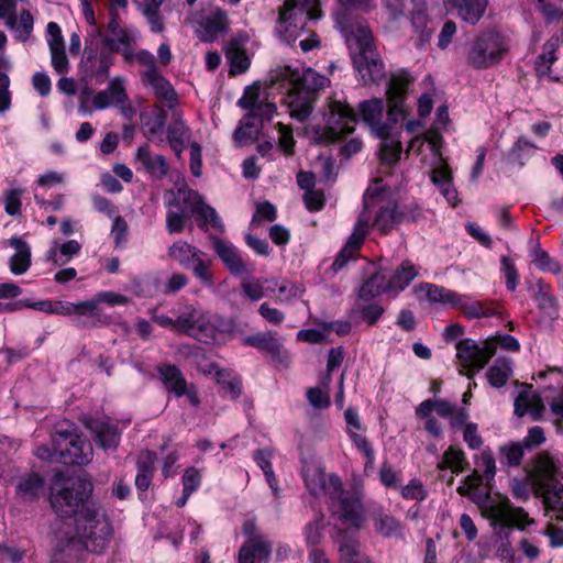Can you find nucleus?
Here are the masks:
<instances>
[{"instance_id": "a211bd4d", "label": "nucleus", "mask_w": 563, "mask_h": 563, "mask_svg": "<svg viewBox=\"0 0 563 563\" xmlns=\"http://www.w3.org/2000/svg\"><path fill=\"white\" fill-rule=\"evenodd\" d=\"M371 214L362 212L357 219L354 230L347 239L345 245L340 251L331 265L333 273L341 271L351 260L356 258V254L363 245L368 233V223Z\"/></svg>"}, {"instance_id": "6e6552de", "label": "nucleus", "mask_w": 563, "mask_h": 563, "mask_svg": "<svg viewBox=\"0 0 563 563\" xmlns=\"http://www.w3.org/2000/svg\"><path fill=\"white\" fill-rule=\"evenodd\" d=\"M323 125L312 128L313 137L320 143H333L354 132L358 117L347 102L332 100L323 114Z\"/></svg>"}, {"instance_id": "6e6d98bb", "label": "nucleus", "mask_w": 563, "mask_h": 563, "mask_svg": "<svg viewBox=\"0 0 563 563\" xmlns=\"http://www.w3.org/2000/svg\"><path fill=\"white\" fill-rule=\"evenodd\" d=\"M382 140L379 146V156L383 165L387 167L394 166L400 158L402 152V145L399 140L390 137V134L386 137H379Z\"/></svg>"}, {"instance_id": "a18cd8bd", "label": "nucleus", "mask_w": 563, "mask_h": 563, "mask_svg": "<svg viewBox=\"0 0 563 563\" xmlns=\"http://www.w3.org/2000/svg\"><path fill=\"white\" fill-rule=\"evenodd\" d=\"M391 286L388 277L383 273L372 275L361 287L360 298L372 299L383 295L384 292H391Z\"/></svg>"}, {"instance_id": "4be33fe9", "label": "nucleus", "mask_w": 563, "mask_h": 563, "mask_svg": "<svg viewBox=\"0 0 563 563\" xmlns=\"http://www.w3.org/2000/svg\"><path fill=\"white\" fill-rule=\"evenodd\" d=\"M139 32L134 29H126L121 25L120 15L117 10L110 13L109 22L107 25V34L104 43L112 52L124 49L136 41Z\"/></svg>"}, {"instance_id": "ddd939ff", "label": "nucleus", "mask_w": 563, "mask_h": 563, "mask_svg": "<svg viewBox=\"0 0 563 563\" xmlns=\"http://www.w3.org/2000/svg\"><path fill=\"white\" fill-rule=\"evenodd\" d=\"M154 321L162 327L173 328L185 332L198 341H207L210 332V318L197 308H190L189 311L176 320L161 314L154 317Z\"/></svg>"}, {"instance_id": "4d7b16f0", "label": "nucleus", "mask_w": 563, "mask_h": 563, "mask_svg": "<svg viewBox=\"0 0 563 563\" xmlns=\"http://www.w3.org/2000/svg\"><path fill=\"white\" fill-rule=\"evenodd\" d=\"M261 131L262 124L246 114L234 132V140L240 145L249 144L258 139Z\"/></svg>"}, {"instance_id": "052dcab7", "label": "nucleus", "mask_w": 563, "mask_h": 563, "mask_svg": "<svg viewBox=\"0 0 563 563\" xmlns=\"http://www.w3.org/2000/svg\"><path fill=\"white\" fill-rule=\"evenodd\" d=\"M510 375L511 366L510 362L507 360H498L486 373L488 383L496 388H500L506 385Z\"/></svg>"}, {"instance_id": "4468645a", "label": "nucleus", "mask_w": 563, "mask_h": 563, "mask_svg": "<svg viewBox=\"0 0 563 563\" xmlns=\"http://www.w3.org/2000/svg\"><path fill=\"white\" fill-rule=\"evenodd\" d=\"M168 255L185 268H190L201 282L209 284L211 282L210 260L207 255L185 241L175 242L168 249Z\"/></svg>"}, {"instance_id": "393cba45", "label": "nucleus", "mask_w": 563, "mask_h": 563, "mask_svg": "<svg viewBox=\"0 0 563 563\" xmlns=\"http://www.w3.org/2000/svg\"><path fill=\"white\" fill-rule=\"evenodd\" d=\"M456 357L459 361V373L472 378L475 373L484 368L479 366L482 362L479 345L471 339L461 340L456 344Z\"/></svg>"}, {"instance_id": "bb28decb", "label": "nucleus", "mask_w": 563, "mask_h": 563, "mask_svg": "<svg viewBox=\"0 0 563 563\" xmlns=\"http://www.w3.org/2000/svg\"><path fill=\"white\" fill-rule=\"evenodd\" d=\"M213 251L232 275H242L247 272V263L231 242L213 238Z\"/></svg>"}, {"instance_id": "a878e982", "label": "nucleus", "mask_w": 563, "mask_h": 563, "mask_svg": "<svg viewBox=\"0 0 563 563\" xmlns=\"http://www.w3.org/2000/svg\"><path fill=\"white\" fill-rule=\"evenodd\" d=\"M476 465L478 468H474L473 472L464 478L465 484L474 490L485 482L486 486L490 488V483L496 475V461L492 451H483L476 460Z\"/></svg>"}, {"instance_id": "9b49d317", "label": "nucleus", "mask_w": 563, "mask_h": 563, "mask_svg": "<svg viewBox=\"0 0 563 563\" xmlns=\"http://www.w3.org/2000/svg\"><path fill=\"white\" fill-rule=\"evenodd\" d=\"M377 207L375 218L373 220V228L382 234H388L396 225L401 223L400 220V205L393 199H385L380 192L364 195V211L369 214V209Z\"/></svg>"}, {"instance_id": "72a5a7b5", "label": "nucleus", "mask_w": 563, "mask_h": 563, "mask_svg": "<svg viewBox=\"0 0 563 563\" xmlns=\"http://www.w3.org/2000/svg\"><path fill=\"white\" fill-rule=\"evenodd\" d=\"M537 497L542 499L545 515L551 519L563 522V485L554 484L538 494Z\"/></svg>"}, {"instance_id": "7c9ffc66", "label": "nucleus", "mask_w": 563, "mask_h": 563, "mask_svg": "<svg viewBox=\"0 0 563 563\" xmlns=\"http://www.w3.org/2000/svg\"><path fill=\"white\" fill-rule=\"evenodd\" d=\"M9 245L14 249V254L9 260L11 273L14 275L26 273L32 263L31 246L18 235L9 239Z\"/></svg>"}, {"instance_id": "ea45409f", "label": "nucleus", "mask_w": 563, "mask_h": 563, "mask_svg": "<svg viewBox=\"0 0 563 563\" xmlns=\"http://www.w3.org/2000/svg\"><path fill=\"white\" fill-rule=\"evenodd\" d=\"M457 10L459 15L471 24H476L483 16L487 0H444Z\"/></svg>"}, {"instance_id": "680f3d73", "label": "nucleus", "mask_w": 563, "mask_h": 563, "mask_svg": "<svg viewBox=\"0 0 563 563\" xmlns=\"http://www.w3.org/2000/svg\"><path fill=\"white\" fill-rule=\"evenodd\" d=\"M525 454V448L520 442H510L499 448V461L503 465L517 467Z\"/></svg>"}, {"instance_id": "f257e3e1", "label": "nucleus", "mask_w": 563, "mask_h": 563, "mask_svg": "<svg viewBox=\"0 0 563 563\" xmlns=\"http://www.w3.org/2000/svg\"><path fill=\"white\" fill-rule=\"evenodd\" d=\"M113 536L112 525L96 504L86 508L74 521V527L60 531L51 563H82L80 553L86 550L102 553Z\"/></svg>"}, {"instance_id": "bf43d9fd", "label": "nucleus", "mask_w": 563, "mask_h": 563, "mask_svg": "<svg viewBox=\"0 0 563 563\" xmlns=\"http://www.w3.org/2000/svg\"><path fill=\"white\" fill-rule=\"evenodd\" d=\"M273 452L269 449H261L256 450L254 452V460L257 462L262 471L264 472V475L266 477V481L272 488L275 496L278 494V487H277V479L275 477L273 467H272V460Z\"/></svg>"}, {"instance_id": "2f4dec72", "label": "nucleus", "mask_w": 563, "mask_h": 563, "mask_svg": "<svg viewBox=\"0 0 563 563\" xmlns=\"http://www.w3.org/2000/svg\"><path fill=\"white\" fill-rule=\"evenodd\" d=\"M225 58L230 65V75L236 76L245 73L251 65L244 44L236 37L228 41L223 47Z\"/></svg>"}, {"instance_id": "7ed1b4c3", "label": "nucleus", "mask_w": 563, "mask_h": 563, "mask_svg": "<svg viewBox=\"0 0 563 563\" xmlns=\"http://www.w3.org/2000/svg\"><path fill=\"white\" fill-rule=\"evenodd\" d=\"M322 16L319 0H284L278 10L277 31L287 43L295 42L305 32L308 36L299 41L302 52L319 47L320 40L314 31L307 29L309 20Z\"/></svg>"}, {"instance_id": "2eb2a0df", "label": "nucleus", "mask_w": 563, "mask_h": 563, "mask_svg": "<svg viewBox=\"0 0 563 563\" xmlns=\"http://www.w3.org/2000/svg\"><path fill=\"white\" fill-rule=\"evenodd\" d=\"M302 476L307 489L314 497L321 495L339 497L343 493V484L340 477L333 474L327 475L316 465H305Z\"/></svg>"}, {"instance_id": "c03bdc74", "label": "nucleus", "mask_w": 563, "mask_h": 563, "mask_svg": "<svg viewBox=\"0 0 563 563\" xmlns=\"http://www.w3.org/2000/svg\"><path fill=\"white\" fill-rule=\"evenodd\" d=\"M145 82L152 87L155 97L159 101L164 102L168 109H174L178 104L179 99L176 90L172 84L162 76V74L154 76L152 79Z\"/></svg>"}, {"instance_id": "69168bd1", "label": "nucleus", "mask_w": 563, "mask_h": 563, "mask_svg": "<svg viewBox=\"0 0 563 563\" xmlns=\"http://www.w3.org/2000/svg\"><path fill=\"white\" fill-rule=\"evenodd\" d=\"M547 23L563 21V0H537Z\"/></svg>"}, {"instance_id": "423d86ee", "label": "nucleus", "mask_w": 563, "mask_h": 563, "mask_svg": "<svg viewBox=\"0 0 563 563\" xmlns=\"http://www.w3.org/2000/svg\"><path fill=\"white\" fill-rule=\"evenodd\" d=\"M52 444V450L38 448L37 456L69 465H86L92 459L91 443L69 429L57 431L53 435Z\"/></svg>"}, {"instance_id": "3c124183", "label": "nucleus", "mask_w": 563, "mask_h": 563, "mask_svg": "<svg viewBox=\"0 0 563 563\" xmlns=\"http://www.w3.org/2000/svg\"><path fill=\"white\" fill-rule=\"evenodd\" d=\"M420 287L421 290L424 291L426 297L430 302L451 305L452 307H455L457 303H460V295L442 286L426 283Z\"/></svg>"}, {"instance_id": "aec40b11", "label": "nucleus", "mask_w": 563, "mask_h": 563, "mask_svg": "<svg viewBox=\"0 0 563 563\" xmlns=\"http://www.w3.org/2000/svg\"><path fill=\"white\" fill-rule=\"evenodd\" d=\"M129 302V298L113 291H100L92 299L86 300V303L93 305L95 308L88 313L90 321H80V325L85 328H99L110 323L109 317L102 314L100 303L110 307L124 306Z\"/></svg>"}, {"instance_id": "f704fd0d", "label": "nucleus", "mask_w": 563, "mask_h": 563, "mask_svg": "<svg viewBox=\"0 0 563 563\" xmlns=\"http://www.w3.org/2000/svg\"><path fill=\"white\" fill-rule=\"evenodd\" d=\"M533 299L540 309V311L550 320H554L559 317V306L551 285L547 284L542 279L537 282V290L533 295Z\"/></svg>"}, {"instance_id": "5fc2aeb1", "label": "nucleus", "mask_w": 563, "mask_h": 563, "mask_svg": "<svg viewBox=\"0 0 563 563\" xmlns=\"http://www.w3.org/2000/svg\"><path fill=\"white\" fill-rule=\"evenodd\" d=\"M11 68L9 59L0 55V113L7 112L11 107L12 92L10 91L9 70Z\"/></svg>"}, {"instance_id": "1a4fd4ad", "label": "nucleus", "mask_w": 563, "mask_h": 563, "mask_svg": "<svg viewBox=\"0 0 563 563\" xmlns=\"http://www.w3.org/2000/svg\"><path fill=\"white\" fill-rule=\"evenodd\" d=\"M483 515L492 521L494 528L523 530L533 523L529 514L521 507H514L508 497L490 499L483 508Z\"/></svg>"}, {"instance_id": "c756f323", "label": "nucleus", "mask_w": 563, "mask_h": 563, "mask_svg": "<svg viewBox=\"0 0 563 563\" xmlns=\"http://www.w3.org/2000/svg\"><path fill=\"white\" fill-rule=\"evenodd\" d=\"M135 158L143 169L154 178L162 179L169 170V165L166 158L161 154H152L147 144H144L136 150Z\"/></svg>"}, {"instance_id": "5701e85b", "label": "nucleus", "mask_w": 563, "mask_h": 563, "mask_svg": "<svg viewBox=\"0 0 563 563\" xmlns=\"http://www.w3.org/2000/svg\"><path fill=\"white\" fill-rule=\"evenodd\" d=\"M85 426L92 432L96 443L102 449H115L119 445L121 433L109 418L87 417Z\"/></svg>"}, {"instance_id": "58836bf2", "label": "nucleus", "mask_w": 563, "mask_h": 563, "mask_svg": "<svg viewBox=\"0 0 563 563\" xmlns=\"http://www.w3.org/2000/svg\"><path fill=\"white\" fill-rule=\"evenodd\" d=\"M191 132L185 122L180 119H176L167 128V141L172 151L179 158L183 151L187 145L190 146Z\"/></svg>"}, {"instance_id": "8fccbe9b", "label": "nucleus", "mask_w": 563, "mask_h": 563, "mask_svg": "<svg viewBox=\"0 0 563 563\" xmlns=\"http://www.w3.org/2000/svg\"><path fill=\"white\" fill-rule=\"evenodd\" d=\"M559 44V36H552L544 43L542 54L538 56L534 64L538 75L545 76L550 73L551 65L556 60L555 52Z\"/></svg>"}, {"instance_id": "a19ab883", "label": "nucleus", "mask_w": 563, "mask_h": 563, "mask_svg": "<svg viewBox=\"0 0 563 563\" xmlns=\"http://www.w3.org/2000/svg\"><path fill=\"white\" fill-rule=\"evenodd\" d=\"M339 563H369L371 561L360 550L358 541L355 538L340 533Z\"/></svg>"}, {"instance_id": "de8ad7c7", "label": "nucleus", "mask_w": 563, "mask_h": 563, "mask_svg": "<svg viewBox=\"0 0 563 563\" xmlns=\"http://www.w3.org/2000/svg\"><path fill=\"white\" fill-rule=\"evenodd\" d=\"M418 275L417 267L410 261H404L388 277L393 292L402 291Z\"/></svg>"}, {"instance_id": "39448f33", "label": "nucleus", "mask_w": 563, "mask_h": 563, "mask_svg": "<svg viewBox=\"0 0 563 563\" xmlns=\"http://www.w3.org/2000/svg\"><path fill=\"white\" fill-rule=\"evenodd\" d=\"M92 484L85 478L67 481L62 487H52L49 503L58 517L75 519L82 515L84 510L93 507L96 503L90 500Z\"/></svg>"}, {"instance_id": "338daca9", "label": "nucleus", "mask_w": 563, "mask_h": 563, "mask_svg": "<svg viewBox=\"0 0 563 563\" xmlns=\"http://www.w3.org/2000/svg\"><path fill=\"white\" fill-rule=\"evenodd\" d=\"M146 461H139V472L135 477V486L140 490H146L152 479V468L154 463V455L151 452L145 454Z\"/></svg>"}, {"instance_id": "c85d7f7f", "label": "nucleus", "mask_w": 563, "mask_h": 563, "mask_svg": "<svg viewBox=\"0 0 563 563\" xmlns=\"http://www.w3.org/2000/svg\"><path fill=\"white\" fill-rule=\"evenodd\" d=\"M124 81L121 77L111 79L107 89L97 92L92 99L95 110L119 107L128 101Z\"/></svg>"}, {"instance_id": "603ef678", "label": "nucleus", "mask_w": 563, "mask_h": 563, "mask_svg": "<svg viewBox=\"0 0 563 563\" xmlns=\"http://www.w3.org/2000/svg\"><path fill=\"white\" fill-rule=\"evenodd\" d=\"M468 461L465 453L457 446L450 445L443 453L439 468H450L452 473H461L468 467Z\"/></svg>"}, {"instance_id": "e2e57ef3", "label": "nucleus", "mask_w": 563, "mask_h": 563, "mask_svg": "<svg viewBox=\"0 0 563 563\" xmlns=\"http://www.w3.org/2000/svg\"><path fill=\"white\" fill-rule=\"evenodd\" d=\"M42 489V478L37 475H31L19 483L16 494L24 500H33L40 496Z\"/></svg>"}, {"instance_id": "b1692460", "label": "nucleus", "mask_w": 563, "mask_h": 563, "mask_svg": "<svg viewBox=\"0 0 563 563\" xmlns=\"http://www.w3.org/2000/svg\"><path fill=\"white\" fill-rule=\"evenodd\" d=\"M410 79L404 75H395L390 78L387 88L388 119L398 122L405 117L404 102Z\"/></svg>"}, {"instance_id": "cd10ccee", "label": "nucleus", "mask_w": 563, "mask_h": 563, "mask_svg": "<svg viewBox=\"0 0 563 563\" xmlns=\"http://www.w3.org/2000/svg\"><path fill=\"white\" fill-rule=\"evenodd\" d=\"M213 378L218 394L230 400H236L242 394V378L231 368L218 367L213 364Z\"/></svg>"}, {"instance_id": "37998d69", "label": "nucleus", "mask_w": 563, "mask_h": 563, "mask_svg": "<svg viewBox=\"0 0 563 563\" xmlns=\"http://www.w3.org/2000/svg\"><path fill=\"white\" fill-rule=\"evenodd\" d=\"M186 24L194 30L200 41H211V10L209 8L192 11L186 20Z\"/></svg>"}, {"instance_id": "f3484780", "label": "nucleus", "mask_w": 563, "mask_h": 563, "mask_svg": "<svg viewBox=\"0 0 563 563\" xmlns=\"http://www.w3.org/2000/svg\"><path fill=\"white\" fill-rule=\"evenodd\" d=\"M238 103L242 109L249 111L250 118L262 125L264 121H269L276 112V104L268 101L266 97H262L258 84L246 87Z\"/></svg>"}, {"instance_id": "473e14b6", "label": "nucleus", "mask_w": 563, "mask_h": 563, "mask_svg": "<svg viewBox=\"0 0 563 563\" xmlns=\"http://www.w3.org/2000/svg\"><path fill=\"white\" fill-rule=\"evenodd\" d=\"M157 373L167 391L176 397L187 394L186 378L177 366L163 364L157 367Z\"/></svg>"}, {"instance_id": "412c9836", "label": "nucleus", "mask_w": 563, "mask_h": 563, "mask_svg": "<svg viewBox=\"0 0 563 563\" xmlns=\"http://www.w3.org/2000/svg\"><path fill=\"white\" fill-rule=\"evenodd\" d=\"M556 467L552 457L548 453H539L532 461L529 478L534 495L542 494L543 490L554 485V475Z\"/></svg>"}, {"instance_id": "4c0bfd02", "label": "nucleus", "mask_w": 563, "mask_h": 563, "mask_svg": "<svg viewBox=\"0 0 563 563\" xmlns=\"http://www.w3.org/2000/svg\"><path fill=\"white\" fill-rule=\"evenodd\" d=\"M95 308L93 305L86 303V300L78 302H70L66 300H53L52 314L62 317H74L77 324L80 325V321H90L88 313Z\"/></svg>"}, {"instance_id": "864d4df0", "label": "nucleus", "mask_w": 563, "mask_h": 563, "mask_svg": "<svg viewBox=\"0 0 563 563\" xmlns=\"http://www.w3.org/2000/svg\"><path fill=\"white\" fill-rule=\"evenodd\" d=\"M24 194L25 189L21 187H10L3 190L1 201L8 216L13 218L21 216Z\"/></svg>"}, {"instance_id": "c9c22d12", "label": "nucleus", "mask_w": 563, "mask_h": 563, "mask_svg": "<svg viewBox=\"0 0 563 563\" xmlns=\"http://www.w3.org/2000/svg\"><path fill=\"white\" fill-rule=\"evenodd\" d=\"M243 344L265 352L272 357H278L283 349L277 333L271 331L249 335L243 340Z\"/></svg>"}, {"instance_id": "f8f14e48", "label": "nucleus", "mask_w": 563, "mask_h": 563, "mask_svg": "<svg viewBox=\"0 0 563 563\" xmlns=\"http://www.w3.org/2000/svg\"><path fill=\"white\" fill-rule=\"evenodd\" d=\"M169 208H175L188 219H194L195 223L203 231L209 229V206H207L201 196L187 187H180L173 194V199L167 202Z\"/></svg>"}, {"instance_id": "0e129e2a", "label": "nucleus", "mask_w": 563, "mask_h": 563, "mask_svg": "<svg viewBox=\"0 0 563 563\" xmlns=\"http://www.w3.org/2000/svg\"><path fill=\"white\" fill-rule=\"evenodd\" d=\"M374 528L383 537L389 538L401 530V525L395 517L379 512L374 519Z\"/></svg>"}, {"instance_id": "6ab92c4d", "label": "nucleus", "mask_w": 563, "mask_h": 563, "mask_svg": "<svg viewBox=\"0 0 563 563\" xmlns=\"http://www.w3.org/2000/svg\"><path fill=\"white\" fill-rule=\"evenodd\" d=\"M410 8L408 11V19L412 33L415 35L416 45L423 46L430 41L434 26L428 13V4L426 0H409Z\"/></svg>"}, {"instance_id": "dca6fc26", "label": "nucleus", "mask_w": 563, "mask_h": 563, "mask_svg": "<svg viewBox=\"0 0 563 563\" xmlns=\"http://www.w3.org/2000/svg\"><path fill=\"white\" fill-rule=\"evenodd\" d=\"M358 114L361 120L371 129L377 137L389 135L393 124L388 117L385 119V104L380 98L364 100L358 104Z\"/></svg>"}, {"instance_id": "f03ea898", "label": "nucleus", "mask_w": 563, "mask_h": 563, "mask_svg": "<svg viewBox=\"0 0 563 563\" xmlns=\"http://www.w3.org/2000/svg\"><path fill=\"white\" fill-rule=\"evenodd\" d=\"M329 79L311 68L277 67L271 73V84L286 90L284 102L291 118L303 122L312 113L319 91Z\"/></svg>"}, {"instance_id": "49530a36", "label": "nucleus", "mask_w": 563, "mask_h": 563, "mask_svg": "<svg viewBox=\"0 0 563 563\" xmlns=\"http://www.w3.org/2000/svg\"><path fill=\"white\" fill-rule=\"evenodd\" d=\"M459 307L467 318L478 319L499 313L500 306L492 301H472L465 302L460 296Z\"/></svg>"}, {"instance_id": "09e8293b", "label": "nucleus", "mask_w": 563, "mask_h": 563, "mask_svg": "<svg viewBox=\"0 0 563 563\" xmlns=\"http://www.w3.org/2000/svg\"><path fill=\"white\" fill-rule=\"evenodd\" d=\"M81 245L76 240H69L59 246L51 247L46 253V260L55 266H63L68 263L73 256L77 255Z\"/></svg>"}, {"instance_id": "e433bc0d", "label": "nucleus", "mask_w": 563, "mask_h": 563, "mask_svg": "<svg viewBox=\"0 0 563 563\" xmlns=\"http://www.w3.org/2000/svg\"><path fill=\"white\" fill-rule=\"evenodd\" d=\"M338 499V508L334 510L339 519L345 523H350L355 528H360L363 521V507L357 498L353 497H335Z\"/></svg>"}, {"instance_id": "79ce46f5", "label": "nucleus", "mask_w": 563, "mask_h": 563, "mask_svg": "<svg viewBox=\"0 0 563 563\" xmlns=\"http://www.w3.org/2000/svg\"><path fill=\"white\" fill-rule=\"evenodd\" d=\"M140 118L144 135L148 140H154L156 135L162 134L167 119L165 111L158 106L141 113Z\"/></svg>"}, {"instance_id": "20e7f679", "label": "nucleus", "mask_w": 563, "mask_h": 563, "mask_svg": "<svg viewBox=\"0 0 563 563\" xmlns=\"http://www.w3.org/2000/svg\"><path fill=\"white\" fill-rule=\"evenodd\" d=\"M346 44L353 65L364 85L378 82L385 77L384 64L375 49L373 34L367 26L358 25L353 29L346 37Z\"/></svg>"}, {"instance_id": "13d9d810", "label": "nucleus", "mask_w": 563, "mask_h": 563, "mask_svg": "<svg viewBox=\"0 0 563 563\" xmlns=\"http://www.w3.org/2000/svg\"><path fill=\"white\" fill-rule=\"evenodd\" d=\"M347 434L355 448L363 454L365 459V472L372 471L375 464V450L371 441L363 433L356 432L351 428L347 430Z\"/></svg>"}, {"instance_id": "0eeeda50", "label": "nucleus", "mask_w": 563, "mask_h": 563, "mask_svg": "<svg viewBox=\"0 0 563 563\" xmlns=\"http://www.w3.org/2000/svg\"><path fill=\"white\" fill-rule=\"evenodd\" d=\"M510 52L507 36L496 31L482 32L470 43L466 64L476 70L498 66Z\"/></svg>"}, {"instance_id": "9d476101", "label": "nucleus", "mask_w": 563, "mask_h": 563, "mask_svg": "<svg viewBox=\"0 0 563 563\" xmlns=\"http://www.w3.org/2000/svg\"><path fill=\"white\" fill-rule=\"evenodd\" d=\"M245 541L238 553L239 563H268L273 544L257 528L253 520H246L242 527Z\"/></svg>"}, {"instance_id": "774afa93", "label": "nucleus", "mask_w": 563, "mask_h": 563, "mask_svg": "<svg viewBox=\"0 0 563 563\" xmlns=\"http://www.w3.org/2000/svg\"><path fill=\"white\" fill-rule=\"evenodd\" d=\"M322 530H323V516H320L313 521H310L306 525L303 532L306 537L307 547L310 549H319L318 545L322 541Z\"/></svg>"}]
</instances>
